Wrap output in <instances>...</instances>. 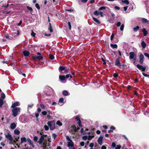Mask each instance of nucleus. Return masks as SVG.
<instances>
[{"mask_svg": "<svg viewBox=\"0 0 149 149\" xmlns=\"http://www.w3.org/2000/svg\"><path fill=\"white\" fill-rule=\"evenodd\" d=\"M4 37H5L7 39H10L11 38H9V36L8 34H6L5 35Z\"/></svg>", "mask_w": 149, "mask_h": 149, "instance_id": "obj_56", "label": "nucleus"}, {"mask_svg": "<svg viewBox=\"0 0 149 149\" xmlns=\"http://www.w3.org/2000/svg\"><path fill=\"white\" fill-rule=\"evenodd\" d=\"M55 121L53 120L49 121L47 122V125L51 130H53L55 128Z\"/></svg>", "mask_w": 149, "mask_h": 149, "instance_id": "obj_1", "label": "nucleus"}, {"mask_svg": "<svg viewBox=\"0 0 149 149\" xmlns=\"http://www.w3.org/2000/svg\"><path fill=\"white\" fill-rule=\"evenodd\" d=\"M124 27V24H122L121 25L120 27V30L121 31H122L123 30Z\"/></svg>", "mask_w": 149, "mask_h": 149, "instance_id": "obj_49", "label": "nucleus"}, {"mask_svg": "<svg viewBox=\"0 0 149 149\" xmlns=\"http://www.w3.org/2000/svg\"><path fill=\"white\" fill-rule=\"evenodd\" d=\"M94 137V136H91V135H89L88 136V138L87 137V139L88 140H91Z\"/></svg>", "mask_w": 149, "mask_h": 149, "instance_id": "obj_34", "label": "nucleus"}, {"mask_svg": "<svg viewBox=\"0 0 149 149\" xmlns=\"http://www.w3.org/2000/svg\"><path fill=\"white\" fill-rule=\"evenodd\" d=\"M121 146L119 145H117L116 147H115V149H120Z\"/></svg>", "mask_w": 149, "mask_h": 149, "instance_id": "obj_50", "label": "nucleus"}, {"mask_svg": "<svg viewBox=\"0 0 149 149\" xmlns=\"http://www.w3.org/2000/svg\"><path fill=\"white\" fill-rule=\"evenodd\" d=\"M38 140V137L36 136H35L33 138V140L35 142H36Z\"/></svg>", "mask_w": 149, "mask_h": 149, "instance_id": "obj_58", "label": "nucleus"}, {"mask_svg": "<svg viewBox=\"0 0 149 149\" xmlns=\"http://www.w3.org/2000/svg\"><path fill=\"white\" fill-rule=\"evenodd\" d=\"M32 58L34 61H36L37 60L40 61L43 59V57L42 56H33Z\"/></svg>", "mask_w": 149, "mask_h": 149, "instance_id": "obj_3", "label": "nucleus"}, {"mask_svg": "<svg viewBox=\"0 0 149 149\" xmlns=\"http://www.w3.org/2000/svg\"><path fill=\"white\" fill-rule=\"evenodd\" d=\"M48 30L50 31L51 33H52L53 31V30L50 23H49V26L48 27Z\"/></svg>", "mask_w": 149, "mask_h": 149, "instance_id": "obj_27", "label": "nucleus"}, {"mask_svg": "<svg viewBox=\"0 0 149 149\" xmlns=\"http://www.w3.org/2000/svg\"><path fill=\"white\" fill-rule=\"evenodd\" d=\"M16 127V125L15 123H12L10 125V128L12 129H15Z\"/></svg>", "mask_w": 149, "mask_h": 149, "instance_id": "obj_14", "label": "nucleus"}, {"mask_svg": "<svg viewBox=\"0 0 149 149\" xmlns=\"http://www.w3.org/2000/svg\"><path fill=\"white\" fill-rule=\"evenodd\" d=\"M103 138V136H101L97 140V142L100 145H101L102 144Z\"/></svg>", "mask_w": 149, "mask_h": 149, "instance_id": "obj_9", "label": "nucleus"}, {"mask_svg": "<svg viewBox=\"0 0 149 149\" xmlns=\"http://www.w3.org/2000/svg\"><path fill=\"white\" fill-rule=\"evenodd\" d=\"M59 79L61 81H64L65 80V75H60L59 77Z\"/></svg>", "mask_w": 149, "mask_h": 149, "instance_id": "obj_16", "label": "nucleus"}, {"mask_svg": "<svg viewBox=\"0 0 149 149\" xmlns=\"http://www.w3.org/2000/svg\"><path fill=\"white\" fill-rule=\"evenodd\" d=\"M118 76V74L117 73H114L113 74V76L114 77L116 78Z\"/></svg>", "mask_w": 149, "mask_h": 149, "instance_id": "obj_43", "label": "nucleus"}, {"mask_svg": "<svg viewBox=\"0 0 149 149\" xmlns=\"http://www.w3.org/2000/svg\"><path fill=\"white\" fill-rule=\"evenodd\" d=\"M65 68H66L65 66H60L58 68V71L60 73L63 74L64 72L63 71H65Z\"/></svg>", "mask_w": 149, "mask_h": 149, "instance_id": "obj_6", "label": "nucleus"}, {"mask_svg": "<svg viewBox=\"0 0 149 149\" xmlns=\"http://www.w3.org/2000/svg\"><path fill=\"white\" fill-rule=\"evenodd\" d=\"M56 124L59 126H61L62 125V123L60 120L57 121Z\"/></svg>", "mask_w": 149, "mask_h": 149, "instance_id": "obj_36", "label": "nucleus"}, {"mask_svg": "<svg viewBox=\"0 0 149 149\" xmlns=\"http://www.w3.org/2000/svg\"><path fill=\"white\" fill-rule=\"evenodd\" d=\"M114 8L115 9L117 10H119L120 9V8L117 6H115L114 7Z\"/></svg>", "mask_w": 149, "mask_h": 149, "instance_id": "obj_63", "label": "nucleus"}, {"mask_svg": "<svg viewBox=\"0 0 149 149\" xmlns=\"http://www.w3.org/2000/svg\"><path fill=\"white\" fill-rule=\"evenodd\" d=\"M3 104V100L0 98V108L2 107Z\"/></svg>", "mask_w": 149, "mask_h": 149, "instance_id": "obj_31", "label": "nucleus"}, {"mask_svg": "<svg viewBox=\"0 0 149 149\" xmlns=\"http://www.w3.org/2000/svg\"><path fill=\"white\" fill-rule=\"evenodd\" d=\"M114 36V34L113 33H112L111 34V37H110V39H111V41H112L113 40V38Z\"/></svg>", "mask_w": 149, "mask_h": 149, "instance_id": "obj_46", "label": "nucleus"}, {"mask_svg": "<svg viewBox=\"0 0 149 149\" xmlns=\"http://www.w3.org/2000/svg\"><path fill=\"white\" fill-rule=\"evenodd\" d=\"M94 14L96 16H98L99 14V12L98 10H96L94 12Z\"/></svg>", "mask_w": 149, "mask_h": 149, "instance_id": "obj_35", "label": "nucleus"}, {"mask_svg": "<svg viewBox=\"0 0 149 149\" xmlns=\"http://www.w3.org/2000/svg\"><path fill=\"white\" fill-rule=\"evenodd\" d=\"M87 136H84L82 137V139L84 141L86 140L87 139Z\"/></svg>", "mask_w": 149, "mask_h": 149, "instance_id": "obj_52", "label": "nucleus"}, {"mask_svg": "<svg viewBox=\"0 0 149 149\" xmlns=\"http://www.w3.org/2000/svg\"><path fill=\"white\" fill-rule=\"evenodd\" d=\"M5 97V95L3 93H1V99L3 100L4 99Z\"/></svg>", "mask_w": 149, "mask_h": 149, "instance_id": "obj_33", "label": "nucleus"}, {"mask_svg": "<svg viewBox=\"0 0 149 149\" xmlns=\"http://www.w3.org/2000/svg\"><path fill=\"white\" fill-rule=\"evenodd\" d=\"M141 45L143 49H144L145 48L146 46V44L143 41L141 42Z\"/></svg>", "mask_w": 149, "mask_h": 149, "instance_id": "obj_20", "label": "nucleus"}, {"mask_svg": "<svg viewBox=\"0 0 149 149\" xmlns=\"http://www.w3.org/2000/svg\"><path fill=\"white\" fill-rule=\"evenodd\" d=\"M139 57V63L141 64L142 65L144 61V56L141 53L140 54Z\"/></svg>", "mask_w": 149, "mask_h": 149, "instance_id": "obj_4", "label": "nucleus"}, {"mask_svg": "<svg viewBox=\"0 0 149 149\" xmlns=\"http://www.w3.org/2000/svg\"><path fill=\"white\" fill-rule=\"evenodd\" d=\"M6 137L11 141H13V138L12 135L9 133H8L5 135Z\"/></svg>", "mask_w": 149, "mask_h": 149, "instance_id": "obj_7", "label": "nucleus"}, {"mask_svg": "<svg viewBox=\"0 0 149 149\" xmlns=\"http://www.w3.org/2000/svg\"><path fill=\"white\" fill-rule=\"evenodd\" d=\"M116 143L114 142H113L112 143L111 147L113 148H114L116 147Z\"/></svg>", "mask_w": 149, "mask_h": 149, "instance_id": "obj_48", "label": "nucleus"}, {"mask_svg": "<svg viewBox=\"0 0 149 149\" xmlns=\"http://www.w3.org/2000/svg\"><path fill=\"white\" fill-rule=\"evenodd\" d=\"M94 146V143H91L89 144V147L91 148H92Z\"/></svg>", "mask_w": 149, "mask_h": 149, "instance_id": "obj_62", "label": "nucleus"}, {"mask_svg": "<svg viewBox=\"0 0 149 149\" xmlns=\"http://www.w3.org/2000/svg\"><path fill=\"white\" fill-rule=\"evenodd\" d=\"M108 21L111 23H113L115 22V18H110L109 19Z\"/></svg>", "mask_w": 149, "mask_h": 149, "instance_id": "obj_23", "label": "nucleus"}, {"mask_svg": "<svg viewBox=\"0 0 149 149\" xmlns=\"http://www.w3.org/2000/svg\"><path fill=\"white\" fill-rule=\"evenodd\" d=\"M59 102L60 103H63L64 102V99L63 98H60L59 99Z\"/></svg>", "mask_w": 149, "mask_h": 149, "instance_id": "obj_45", "label": "nucleus"}, {"mask_svg": "<svg viewBox=\"0 0 149 149\" xmlns=\"http://www.w3.org/2000/svg\"><path fill=\"white\" fill-rule=\"evenodd\" d=\"M44 134H43V135H42V136H41L39 140V143L40 145L44 141Z\"/></svg>", "mask_w": 149, "mask_h": 149, "instance_id": "obj_11", "label": "nucleus"}, {"mask_svg": "<svg viewBox=\"0 0 149 149\" xmlns=\"http://www.w3.org/2000/svg\"><path fill=\"white\" fill-rule=\"evenodd\" d=\"M101 60L103 62V65H105L106 64V63L105 61V60L103 58H101Z\"/></svg>", "mask_w": 149, "mask_h": 149, "instance_id": "obj_42", "label": "nucleus"}, {"mask_svg": "<svg viewBox=\"0 0 149 149\" xmlns=\"http://www.w3.org/2000/svg\"><path fill=\"white\" fill-rule=\"evenodd\" d=\"M36 34V33L32 31L31 34V36L33 37H34L35 36Z\"/></svg>", "mask_w": 149, "mask_h": 149, "instance_id": "obj_51", "label": "nucleus"}, {"mask_svg": "<svg viewBox=\"0 0 149 149\" xmlns=\"http://www.w3.org/2000/svg\"><path fill=\"white\" fill-rule=\"evenodd\" d=\"M75 119L77 120V121H78L81 120L79 116H76L75 118Z\"/></svg>", "mask_w": 149, "mask_h": 149, "instance_id": "obj_53", "label": "nucleus"}, {"mask_svg": "<svg viewBox=\"0 0 149 149\" xmlns=\"http://www.w3.org/2000/svg\"><path fill=\"white\" fill-rule=\"evenodd\" d=\"M136 67L139 70H141L142 72H144L146 70L145 67H143L142 65L137 64L136 65Z\"/></svg>", "mask_w": 149, "mask_h": 149, "instance_id": "obj_5", "label": "nucleus"}, {"mask_svg": "<svg viewBox=\"0 0 149 149\" xmlns=\"http://www.w3.org/2000/svg\"><path fill=\"white\" fill-rule=\"evenodd\" d=\"M77 124H78L79 127H82L81 122V120L78 121V122L77 123Z\"/></svg>", "mask_w": 149, "mask_h": 149, "instance_id": "obj_44", "label": "nucleus"}, {"mask_svg": "<svg viewBox=\"0 0 149 149\" xmlns=\"http://www.w3.org/2000/svg\"><path fill=\"white\" fill-rule=\"evenodd\" d=\"M66 138L67 140L69 141H72V140L68 136H66Z\"/></svg>", "mask_w": 149, "mask_h": 149, "instance_id": "obj_60", "label": "nucleus"}, {"mask_svg": "<svg viewBox=\"0 0 149 149\" xmlns=\"http://www.w3.org/2000/svg\"><path fill=\"white\" fill-rule=\"evenodd\" d=\"M122 2L123 3H125L127 5L129 4V2L128 0H122Z\"/></svg>", "mask_w": 149, "mask_h": 149, "instance_id": "obj_32", "label": "nucleus"}, {"mask_svg": "<svg viewBox=\"0 0 149 149\" xmlns=\"http://www.w3.org/2000/svg\"><path fill=\"white\" fill-rule=\"evenodd\" d=\"M14 133L15 134L18 135L19 134L20 132L19 130L16 129L14 130Z\"/></svg>", "mask_w": 149, "mask_h": 149, "instance_id": "obj_28", "label": "nucleus"}, {"mask_svg": "<svg viewBox=\"0 0 149 149\" xmlns=\"http://www.w3.org/2000/svg\"><path fill=\"white\" fill-rule=\"evenodd\" d=\"M21 143H23L24 142H26L27 141L25 137H22L21 138Z\"/></svg>", "mask_w": 149, "mask_h": 149, "instance_id": "obj_21", "label": "nucleus"}, {"mask_svg": "<svg viewBox=\"0 0 149 149\" xmlns=\"http://www.w3.org/2000/svg\"><path fill=\"white\" fill-rule=\"evenodd\" d=\"M142 31L143 33V35L144 36H146L147 35L148 33V31L146 30L145 28H143L142 29Z\"/></svg>", "mask_w": 149, "mask_h": 149, "instance_id": "obj_18", "label": "nucleus"}, {"mask_svg": "<svg viewBox=\"0 0 149 149\" xmlns=\"http://www.w3.org/2000/svg\"><path fill=\"white\" fill-rule=\"evenodd\" d=\"M93 20L97 24H100L101 22H100L98 19L96 18L95 17H93Z\"/></svg>", "mask_w": 149, "mask_h": 149, "instance_id": "obj_24", "label": "nucleus"}, {"mask_svg": "<svg viewBox=\"0 0 149 149\" xmlns=\"http://www.w3.org/2000/svg\"><path fill=\"white\" fill-rule=\"evenodd\" d=\"M111 17H113L114 18H115V15L113 12L111 13Z\"/></svg>", "mask_w": 149, "mask_h": 149, "instance_id": "obj_61", "label": "nucleus"}, {"mask_svg": "<svg viewBox=\"0 0 149 149\" xmlns=\"http://www.w3.org/2000/svg\"><path fill=\"white\" fill-rule=\"evenodd\" d=\"M23 53L24 56L25 57H28L29 55L30 54L29 52L27 50L23 51Z\"/></svg>", "mask_w": 149, "mask_h": 149, "instance_id": "obj_10", "label": "nucleus"}, {"mask_svg": "<svg viewBox=\"0 0 149 149\" xmlns=\"http://www.w3.org/2000/svg\"><path fill=\"white\" fill-rule=\"evenodd\" d=\"M57 136V135L55 133H53L52 134V137L54 138V139H56V138Z\"/></svg>", "mask_w": 149, "mask_h": 149, "instance_id": "obj_59", "label": "nucleus"}, {"mask_svg": "<svg viewBox=\"0 0 149 149\" xmlns=\"http://www.w3.org/2000/svg\"><path fill=\"white\" fill-rule=\"evenodd\" d=\"M49 58L51 60H53L54 59V57L53 55L51 54H49Z\"/></svg>", "mask_w": 149, "mask_h": 149, "instance_id": "obj_37", "label": "nucleus"}, {"mask_svg": "<svg viewBox=\"0 0 149 149\" xmlns=\"http://www.w3.org/2000/svg\"><path fill=\"white\" fill-rule=\"evenodd\" d=\"M143 75L145 77H148L149 78V75L145 73H142Z\"/></svg>", "mask_w": 149, "mask_h": 149, "instance_id": "obj_55", "label": "nucleus"}, {"mask_svg": "<svg viewBox=\"0 0 149 149\" xmlns=\"http://www.w3.org/2000/svg\"><path fill=\"white\" fill-rule=\"evenodd\" d=\"M63 94L65 96H67L69 94V95L70 94L66 90H64L63 92Z\"/></svg>", "mask_w": 149, "mask_h": 149, "instance_id": "obj_22", "label": "nucleus"}, {"mask_svg": "<svg viewBox=\"0 0 149 149\" xmlns=\"http://www.w3.org/2000/svg\"><path fill=\"white\" fill-rule=\"evenodd\" d=\"M71 127L72 128V129L71 130V132H72L73 130L74 132H77V128L74 125H72L71 126Z\"/></svg>", "mask_w": 149, "mask_h": 149, "instance_id": "obj_17", "label": "nucleus"}, {"mask_svg": "<svg viewBox=\"0 0 149 149\" xmlns=\"http://www.w3.org/2000/svg\"><path fill=\"white\" fill-rule=\"evenodd\" d=\"M70 70V69L69 68H68V69L65 68V71H64L63 74H67L68 73V72H69L68 70Z\"/></svg>", "mask_w": 149, "mask_h": 149, "instance_id": "obj_38", "label": "nucleus"}, {"mask_svg": "<svg viewBox=\"0 0 149 149\" xmlns=\"http://www.w3.org/2000/svg\"><path fill=\"white\" fill-rule=\"evenodd\" d=\"M44 128L46 130H48L49 129V127L46 125H44Z\"/></svg>", "mask_w": 149, "mask_h": 149, "instance_id": "obj_57", "label": "nucleus"}, {"mask_svg": "<svg viewBox=\"0 0 149 149\" xmlns=\"http://www.w3.org/2000/svg\"><path fill=\"white\" fill-rule=\"evenodd\" d=\"M68 146L69 148H70V147H72L74 146V143L72 141H71L68 142Z\"/></svg>", "mask_w": 149, "mask_h": 149, "instance_id": "obj_13", "label": "nucleus"}, {"mask_svg": "<svg viewBox=\"0 0 149 149\" xmlns=\"http://www.w3.org/2000/svg\"><path fill=\"white\" fill-rule=\"evenodd\" d=\"M69 77H70V79H71L72 78V76L70 74H67L65 76V79H68Z\"/></svg>", "mask_w": 149, "mask_h": 149, "instance_id": "obj_25", "label": "nucleus"}, {"mask_svg": "<svg viewBox=\"0 0 149 149\" xmlns=\"http://www.w3.org/2000/svg\"><path fill=\"white\" fill-rule=\"evenodd\" d=\"M139 28V26H137L136 27L133 28V31L134 32L136 31Z\"/></svg>", "mask_w": 149, "mask_h": 149, "instance_id": "obj_30", "label": "nucleus"}, {"mask_svg": "<svg viewBox=\"0 0 149 149\" xmlns=\"http://www.w3.org/2000/svg\"><path fill=\"white\" fill-rule=\"evenodd\" d=\"M35 6L37 8V9L38 10H40V7L39 4L38 3H36L35 4Z\"/></svg>", "mask_w": 149, "mask_h": 149, "instance_id": "obj_40", "label": "nucleus"}, {"mask_svg": "<svg viewBox=\"0 0 149 149\" xmlns=\"http://www.w3.org/2000/svg\"><path fill=\"white\" fill-rule=\"evenodd\" d=\"M41 113L43 115L45 116L47 114V112L46 111H42Z\"/></svg>", "mask_w": 149, "mask_h": 149, "instance_id": "obj_47", "label": "nucleus"}, {"mask_svg": "<svg viewBox=\"0 0 149 149\" xmlns=\"http://www.w3.org/2000/svg\"><path fill=\"white\" fill-rule=\"evenodd\" d=\"M19 103L18 102H15L12 104L11 107L12 108H16V107L18 105Z\"/></svg>", "mask_w": 149, "mask_h": 149, "instance_id": "obj_19", "label": "nucleus"}, {"mask_svg": "<svg viewBox=\"0 0 149 149\" xmlns=\"http://www.w3.org/2000/svg\"><path fill=\"white\" fill-rule=\"evenodd\" d=\"M68 24L69 27V29L71 30V26L70 22H68Z\"/></svg>", "mask_w": 149, "mask_h": 149, "instance_id": "obj_54", "label": "nucleus"}, {"mask_svg": "<svg viewBox=\"0 0 149 149\" xmlns=\"http://www.w3.org/2000/svg\"><path fill=\"white\" fill-rule=\"evenodd\" d=\"M141 21L143 23H148V21L146 18H143L141 19Z\"/></svg>", "mask_w": 149, "mask_h": 149, "instance_id": "obj_15", "label": "nucleus"}, {"mask_svg": "<svg viewBox=\"0 0 149 149\" xmlns=\"http://www.w3.org/2000/svg\"><path fill=\"white\" fill-rule=\"evenodd\" d=\"M129 58L130 59H132L134 58L135 56V54L133 52H131L129 53Z\"/></svg>", "mask_w": 149, "mask_h": 149, "instance_id": "obj_12", "label": "nucleus"}, {"mask_svg": "<svg viewBox=\"0 0 149 149\" xmlns=\"http://www.w3.org/2000/svg\"><path fill=\"white\" fill-rule=\"evenodd\" d=\"M120 58H117L115 62V65L117 66L120 67L121 66L120 62Z\"/></svg>", "mask_w": 149, "mask_h": 149, "instance_id": "obj_8", "label": "nucleus"}, {"mask_svg": "<svg viewBox=\"0 0 149 149\" xmlns=\"http://www.w3.org/2000/svg\"><path fill=\"white\" fill-rule=\"evenodd\" d=\"M110 46L113 49L117 48L118 46L116 44H111Z\"/></svg>", "mask_w": 149, "mask_h": 149, "instance_id": "obj_29", "label": "nucleus"}, {"mask_svg": "<svg viewBox=\"0 0 149 149\" xmlns=\"http://www.w3.org/2000/svg\"><path fill=\"white\" fill-rule=\"evenodd\" d=\"M27 140V141L29 142V144L31 146H32L33 147H34V146L33 145V142H31V139L29 138H28Z\"/></svg>", "mask_w": 149, "mask_h": 149, "instance_id": "obj_26", "label": "nucleus"}, {"mask_svg": "<svg viewBox=\"0 0 149 149\" xmlns=\"http://www.w3.org/2000/svg\"><path fill=\"white\" fill-rule=\"evenodd\" d=\"M144 54L145 56L147 57H149V54L146 53H145Z\"/></svg>", "mask_w": 149, "mask_h": 149, "instance_id": "obj_64", "label": "nucleus"}, {"mask_svg": "<svg viewBox=\"0 0 149 149\" xmlns=\"http://www.w3.org/2000/svg\"><path fill=\"white\" fill-rule=\"evenodd\" d=\"M27 8L29 10L31 11L32 12L33 11V9L31 7H30L28 6H26Z\"/></svg>", "mask_w": 149, "mask_h": 149, "instance_id": "obj_41", "label": "nucleus"}, {"mask_svg": "<svg viewBox=\"0 0 149 149\" xmlns=\"http://www.w3.org/2000/svg\"><path fill=\"white\" fill-rule=\"evenodd\" d=\"M20 109H21L19 107L13 108L12 111L13 116L14 117H16L18 115V112L20 111Z\"/></svg>", "mask_w": 149, "mask_h": 149, "instance_id": "obj_2", "label": "nucleus"}, {"mask_svg": "<svg viewBox=\"0 0 149 149\" xmlns=\"http://www.w3.org/2000/svg\"><path fill=\"white\" fill-rule=\"evenodd\" d=\"M106 7L105 6H102L99 8V10H105L106 9Z\"/></svg>", "mask_w": 149, "mask_h": 149, "instance_id": "obj_39", "label": "nucleus"}]
</instances>
